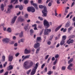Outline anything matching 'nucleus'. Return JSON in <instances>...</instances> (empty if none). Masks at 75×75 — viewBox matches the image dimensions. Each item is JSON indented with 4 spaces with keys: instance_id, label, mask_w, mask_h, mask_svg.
<instances>
[{
    "instance_id": "f257e3e1",
    "label": "nucleus",
    "mask_w": 75,
    "mask_h": 75,
    "mask_svg": "<svg viewBox=\"0 0 75 75\" xmlns=\"http://www.w3.org/2000/svg\"><path fill=\"white\" fill-rule=\"evenodd\" d=\"M29 62L28 61L25 62L23 64V68L25 69H29L30 67H31L33 65V62L31 60H29ZM29 64V65H28Z\"/></svg>"
},
{
    "instance_id": "f03ea898",
    "label": "nucleus",
    "mask_w": 75,
    "mask_h": 75,
    "mask_svg": "<svg viewBox=\"0 0 75 75\" xmlns=\"http://www.w3.org/2000/svg\"><path fill=\"white\" fill-rule=\"evenodd\" d=\"M38 63H37L35 64V67H34V68L33 69V70L30 73V75H33L35 74L36 72V70L38 68Z\"/></svg>"
},
{
    "instance_id": "7ed1b4c3",
    "label": "nucleus",
    "mask_w": 75,
    "mask_h": 75,
    "mask_svg": "<svg viewBox=\"0 0 75 75\" xmlns=\"http://www.w3.org/2000/svg\"><path fill=\"white\" fill-rule=\"evenodd\" d=\"M42 12L43 14V15L44 16H43V15H42L43 17H46L47 16V13H48L47 6H45L44 7L43 10L42 11Z\"/></svg>"
},
{
    "instance_id": "20e7f679",
    "label": "nucleus",
    "mask_w": 75,
    "mask_h": 75,
    "mask_svg": "<svg viewBox=\"0 0 75 75\" xmlns=\"http://www.w3.org/2000/svg\"><path fill=\"white\" fill-rule=\"evenodd\" d=\"M51 31V30L50 29H47L45 30L44 35H48L49 34V33Z\"/></svg>"
},
{
    "instance_id": "39448f33",
    "label": "nucleus",
    "mask_w": 75,
    "mask_h": 75,
    "mask_svg": "<svg viewBox=\"0 0 75 75\" xmlns=\"http://www.w3.org/2000/svg\"><path fill=\"white\" fill-rule=\"evenodd\" d=\"M44 24L45 26H46L47 28H48L50 27V24L49 23L46 21V20H45L44 21Z\"/></svg>"
},
{
    "instance_id": "423d86ee",
    "label": "nucleus",
    "mask_w": 75,
    "mask_h": 75,
    "mask_svg": "<svg viewBox=\"0 0 75 75\" xmlns=\"http://www.w3.org/2000/svg\"><path fill=\"white\" fill-rule=\"evenodd\" d=\"M30 55H27L25 56L24 55H23L22 56V58H23L22 61H23L24 60L26 59V58H30Z\"/></svg>"
},
{
    "instance_id": "0eeeda50",
    "label": "nucleus",
    "mask_w": 75,
    "mask_h": 75,
    "mask_svg": "<svg viewBox=\"0 0 75 75\" xmlns=\"http://www.w3.org/2000/svg\"><path fill=\"white\" fill-rule=\"evenodd\" d=\"M17 18V16H15L12 19L11 22V24H14L15 23Z\"/></svg>"
},
{
    "instance_id": "6e6552de",
    "label": "nucleus",
    "mask_w": 75,
    "mask_h": 75,
    "mask_svg": "<svg viewBox=\"0 0 75 75\" xmlns=\"http://www.w3.org/2000/svg\"><path fill=\"white\" fill-rule=\"evenodd\" d=\"M73 64L72 63H70L68 66L67 67V69H69L70 71H72V68H71V67H72L73 66Z\"/></svg>"
},
{
    "instance_id": "1a4fd4ad",
    "label": "nucleus",
    "mask_w": 75,
    "mask_h": 75,
    "mask_svg": "<svg viewBox=\"0 0 75 75\" xmlns=\"http://www.w3.org/2000/svg\"><path fill=\"white\" fill-rule=\"evenodd\" d=\"M10 40L7 38L3 39L2 40V41L4 42L5 43H7L9 42Z\"/></svg>"
},
{
    "instance_id": "9d476101",
    "label": "nucleus",
    "mask_w": 75,
    "mask_h": 75,
    "mask_svg": "<svg viewBox=\"0 0 75 75\" xmlns=\"http://www.w3.org/2000/svg\"><path fill=\"white\" fill-rule=\"evenodd\" d=\"M40 43H36L34 45V47L35 48H38V47H40Z\"/></svg>"
},
{
    "instance_id": "9b49d317",
    "label": "nucleus",
    "mask_w": 75,
    "mask_h": 75,
    "mask_svg": "<svg viewBox=\"0 0 75 75\" xmlns=\"http://www.w3.org/2000/svg\"><path fill=\"white\" fill-rule=\"evenodd\" d=\"M13 69V67L11 66V65H10L7 68V69L8 71H10L11 69Z\"/></svg>"
},
{
    "instance_id": "f8f14e48",
    "label": "nucleus",
    "mask_w": 75,
    "mask_h": 75,
    "mask_svg": "<svg viewBox=\"0 0 75 75\" xmlns=\"http://www.w3.org/2000/svg\"><path fill=\"white\" fill-rule=\"evenodd\" d=\"M71 39H69V40H68L67 41V43L68 44H70L71 43H73L74 42V40H71L69 41V40H70Z\"/></svg>"
},
{
    "instance_id": "ddd939ff",
    "label": "nucleus",
    "mask_w": 75,
    "mask_h": 75,
    "mask_svg": "<svg viewBox=\"0 0 75 75\" xmlns=\"http://www.w3.org/2000/svg\"><path fill=\"white\" fill-rule=\"evenodd\" d=\"M13 59V56L9 55L8 57V59L10 62H11Z\"/></svg>"
},
{
    "instance_id": "4468645a",
    "label": "nucleus",
    "mask_w": 75,
    "mask_h": 75,
    "mask_svg": "<svg viewBox=\"0 0 75 75\" xmlns=\"http://www.w3.org/2000/svg\"><path fill=\"white\" fill-rule=\"evenodd\" d=\"M31 51L30 50H27V49H25V50L24 54H29L30 53Z\"/></svg>"
},
{
    "instance_id": "2eb2a0df",
    "label": "nucleus",
    "mask_w": 75,
    "mask_h": 75,
    "mask_svg": "<svg viewBox=\"0 0 75 75\" xmlns=\"http://www.w3.org/2000/svg\"><path fill=\"white\" fill-rule=\"evenodd\" d=\"M18 21H21V22H24L25 21V19L20 17H19L18 19Z\"/></svg>"
},
{
    "instance_id": "dca6fc26",
    "label": "nucleus",
    "mask_w": 75,
    "mask_h": 75,
    "mask_svg": "<svg viewBox=\"0 0 75 75\" xmlns=\"http://www.w3.org/2000/svg\"><path fill=\"white\" fill-rule=\"evenodd\" d=\"M15 1V2L13 4H17L18 3V0H11V3H13Z\"/></svg>"
},
{
    "instance_id": "f3484780",
    "label": "nucleus",
    "mask_w": 75,
    "mask_h": 75,
    "mask_svg": "<svg viewBox=\"0 0 75 75\" xmlns=\"http://www.w3.org/2000/svg\"><path fill=\"white\" fill-rule=\"evenodd\" d=\"M41 42V37H38L36 40V42Z\"/></svg>"
},
{
    "instance_id": "a211bd4d",
    "label": "nucleus",
    "mask_w": 75,
    "mask_h": 75,
    "mask_svg": "<svg viewBox=\"0 0 75 75\" xmlns=\"http://www.w3.org/2000/svg\"><path fill=\"white\" fill-rule=\"evenodd\" d=\"M62 27V25H61L57 27L55 30V32H57Z\"/></svg>"
},
{
    "instance_id": "6ab92c4d",
    "label": "nucleus",
    "mask_w": 75,
    "mask_h": 75,
    "mask_svg": "<svg viewBox=\"0 0 75 75\" xmlns=\"http://www.w3.org/2000/svg\"><path fill=\"white\" fill-rule=\"evenodd\" d=\"M33 5L34 6V7L36 8V10H38V6H37V5L36 4L34 3V4H33Z\"/></svg>"
},
{
    "instance_id": "aec40b11",
    "label": "nucleus",
    "mask_w": 75,
    "mask_h": 75,
    "mask_svg": "<svg viewBox=\"0 0 75 75\" xmlns=\"http://www.w3.org/2000/svg\"><path fill=\"white\" fill-rule=\"evenodd\" d=\"M32 8V7H28L27 8V10L28 12H30L31 11V9Z\"/></svg>"
},
{
    "instance_id": "412c9836",
    "label": "nucleus",
    "mask_w": 75,
    "mask_h": 75,
    "mask_svg": "<svg viewBox=\"0 0 75 75\" xmlns=\"http://www.w3.org/2000/svg\"><path fill=\"white\" fill-rule=\"evenodd\" d=\"M23 36V31L21 32V33H19V37L20 38H21Z\"/></svg>"
},
{
    "instance_id": "4be33fe9",
    "label": "nucleus",
    "mask_w": 75,
    "mask_h": 75,
    "mask_svg": "<svg viewBox=\"0 0 75 75\" xmlns=\"http://www.w3.org/2000/svg\"><path fill=\"white\" fill-rule=\"evenodd\" d=\"M74 60V59L72 58L70 59V60L68 62V64H69L71 63H72V62Z\"/></svg>"
},
{
    "instance_id": "5701e85b",
    "label": "nucleus",
    "mask_w": 75,
    "mask_h": 75,
    "mask_svg": "<svg viewBox=\"0 0 75 75\" xmlns=\"http://www.w3.org/2000/svg\"><path fill=\"white\" fill-rule=\"evenodd\" d=\"M73 28V27L72 26H71L70 28H68V32L69 33H70V32H71V30Z\"/></svg>"
},
{
    "instance_id": "b1692460",
    "label": "nucleus",
    "mask_w": 75,
    "mask_h": 75,
    "mask_svg": "<svg viewBox=\"0 0 75 75\" xmlns=\"http://www.w3.org/2000/svg\"><path fill=\"white\" fill-rule=\"evenodd\" d=\"M64 43H65V40H62L60 42V45H64Z\"/></svg>"
},
{
    "instance_id": "393cba45",
    "label": "nucleus",
    "mask_w": 75,
    "mask_h": 75,
    "mask_svg": "<svg viewBox=\"0 0 75 75\" xmlns=\"http://www.w3.org/2000/svg\"><path fill=\"white\" fill-rule=\"evenodd\" d=\"M1 8L2 11H4V5L3 4H1Z\"/></svg>"
},
{
    "instance_id": "a878e982",
    "label": "nucleus",
    "mask_w": 75,
    "mask_h": 75,
    "mask_svg": "<svg viewBox=\"0 0 75 75\" xmlns=\"http://www.w3.org/2000/svg\"><path fill=\"white\" fill-rule=\"evenodd\" d=\"M67 38V37H66V35H64L62 37V40H64V41H65L66 39Z\"/></svg>"
},
{
    "instance_id": "bb28decb",
    "label": "nucleus",
    "mask_w": 75,
    "mask_h": 75,
    "mask_svg": "<svg viewBox=\"0 0 75 75\" xmlns=\"http://www.w3.org/2000/svg\"><path fill=\"white\" fill-rule=\"evenodd\" d=\"M30 33L31 35H33V34H34V30L32 29H30Z\"/></svg>"
},
{
    "instance_id": "cd10ccee",
    "label": "nucleus",
    "mask_w": 75,
    "mask_h": 75,
    "mask_svg": "<svg viewBox=\"0 0 75 75\" xmlns=\"http://www.w3.org/2000/svg\"><path fill=\"white\" fill-rule=\"evenodd\" d=\"M35 9L34 8V7H32V9H31V11L32 13H34V12H35Z\"/></svg>"
},
{
    "instance_id": "c85d7f7f",
    "label": "nucleus",
    "mask_w": 75,
    "mask_h": 75,
    "mask_svg": "<svg viewBox=\"0 0 75 75\" xmlns=\"http://www.w3.org/2000/svg\"><path fill=\"white\" fill-rule=\"evenodd\" d=\"M6 31H8V33H11V29H10V28H8L7 29Z\"/></svg>"
},
{
    "instance_id": "c756f323",
    "label": "nucleus",
    "mask_w": 75,
    "mask_h": 75,
    "mask_svg": "<svg viewBox=\"0 0 75 75\" xmlns=\"http://www.w3.org/2000/svg\"><path fill=\"white\" fill-rule=\"evenodd\" d=\"M45 6H44L42 5H39V8H44V7Z\"/></svg>"
},
{
    "instance_id": "7c9ffc66",
    "label": "nucleus",
    "mask_w": 75,
    "mask_h": 75,
    "mask_svg": "<svg viewBox=\"0 0 75 75\" xmlns=\"http://www.w3.org/2000/svg\"><path fill=\"white\" fill-rule=\"evenodd\" d=\"M69 23H68V22H67V23H66V25H65V27H66L67 28L70 25Z\"/></svg>"
},
{
    "instance_id": "2f4dec72",
    "label": "nucleus",
    "mask_w": 75,
    "mask_h": 75,
    "mask_svg": "<svg viewBox=\"0 0 75 75\" xmlns=\"http://www.w3.org/2000/svg\"><path fill=\"white\" fill-rule=\"evenodd\" d=\"M19 8L20 10H22L23 9V6L22 5L19 6Z\"/></svg>"
},
{
    "instance_id": "473e14b6",
    "label": "nucleus",
    "mask_w": 75,
    "mask_h": 75,
    "mask_svg": "<svg viewBox=\"0 0 75 75\" xmlns=\"http://www.w3.org/2000/svg\"><path fill=\"white\" fill-rule=\"evenodd\" d=\"M40 47H39V48H38L36 50V54H38L39 52V51H40Z\"/></svg>"
},
{
    "instance_id": "72a5a7b5",
    "label": "nucleus",
    "mask_w": 75,
    "mask_h": 75,
    "mask_svg": "<svg viewBox=\"0 0 75 75\" xmlns=\"http://www.w3.org/2000/svg\"><path fill=\"white\" fill-rule=\"evenodd\" d=\"M24 3H25V4H27L28 3V1L27 0H24Z\"/></svg>"
},
{
    "instance_id": "f704fd0d",
    "label": "nucleus",
    "mask_w": 75,
    "mask_h": 75,
    "mask_svg": "<svg viewBox=\"0 0 75 75\" xmlns=\"http://www.w3.org/2000/svg\"><path fill=\"white\" fill-rule=\"evenodd\" d=\"M31 71V69H30L29 70H28V71H27L26 72L27 74L28 75H29V74H30V73Z\"/></svg>"
},
{
    "instance_id": "c9c22d12",
    "label": "nucleus",
    "mask_w": 75,
    "mask_h": 75,
    "mask_svg": "<svg viewBox=\"0 0 75 75\" xmlns=\"http://www.w3.org/2000/svg\"><path fill=\"white\" fill-rule=\"evenodd\" d=\"M38 18L40 21H43V18H42L40 16H39Z\"/></svg>"
},
{
    "instance_id": "e433bc0d",
    "label": "nucleus",
    "mask_w": 75,
    "mask_h": 75,
    "mask_svg": "<svg viewBox=\"0 0 75 75\" xmlns=\"http://www.w3.org/2000/svg\"><path fill=\"white\" fill-rule=\"evenodd\" d=\"M2 61L3 62H4L5 61V58H6V57H5V56H3L2 57Z\"/></svg>"
},
{
    "instance_id": "4c0bfd02",
    "label": "nucleus",
    "mask_w": 75,
    "mask_h": 75,
    "mask_svg": "<svg viewBox=\"0 0 75 75\" xmlns=\"http://www.w3.org/2000/svg\"><path fill=\"white\" fill-rule=\"evenodd\" d=\"M66 68V67L65 66H63L62 67V71H64Z\"/></svg>"
},
{
    "instance_id": "58836bf2",
    "label": "nucleus",
    "mask_w": 75,
    "mask_h": 75,
    "mask_svg": "<svg viewBox=\"0 0 75 75\" xmlns=\"http://www.w3.org/2000/svg\"><path fill=\"white\" fill-rule=\"evenodd\" d=\"M52 74V71H49L48 73H47V75H50Z\"/></svg>"
},
{
    "instance_id": "ea45409f",
    "label": "nucleus",
    "mask_w": 75,
    "mask_h": 75,
    "mask_svg": "<svg viewBox=\"0 0 75 75\" xmlns=\"http://www.w3.org/2000/svg\"><path fill=\"white\" fill-rule=\"evenodd\" d=\"M28 14H25V18H28Z\"/></svg>"
},
{
    "instance_id": "a19ab883",
    "label": "nucleus",
    "mask_w": 75,
    "mask_h": 75,
    "mask_svg": "<svg viewBox=\"0 0 75 75\" xmlns=\"http://www.w3.org/2000/svg\"><path fill=\"white\" fill-rule=\"evenodd\" d=\"M50 59H51V57H49L48 58V60L47 61V63H49V62H50Z\"/></svg>"
},
{
    "instance_id": "79ce46f5",
    "label": "nucleus",
    "mask_w": 75,
    "mask_h": 75,
    "mask_svg": "<svg viewBox=\"0 0 75 75\" xmlns=\"http://www.w3.org/2000/svg\"><path fill=\"white\" fill-rule=\"evenodd\" d=\"M24 29H25V31H27V30L28 29V27L27 26L24 27Z\"/></svg>"
},
{
    "instance_id": "37998d69",
    "label": "nucleus",
    "mask_w": 75,
    "mask_h": 75,
    "mask_svg": "<svg viewBox=\"0 0 75 75\" xmlns=\"http://www.w3.org/2000/svg\"><path fill=\"white\" fill-rule=\"evenodd\" d=\"M4 72V69H2L0 71V74H2Z\"/></svg>"
},
{
    "instance_id": "c03bdc74",
    "label": "nucleus",
    "mask_w": 75,
    "mask_h": 75,
    "mask_svg": "<svg viewBox=\"0 0 75 75\" xmlns=\"http://www.w3.org/2000/svg\"><path fill=\"white\" fill-rule=\"evenodd\" d=\"M43 31H44V29L42 30V31H41V32L40 34V35H41L42 34V33H43Z\"/></svg>"
},
{
    "instance_id": "a18cd8bd",
    "label": "nucleus",
    "mask_w": 75,
    "mask_h": 75,
    "mask_svg": "<svg viewBox=\"0 0 75 75\" xmlns=\"http://www.w3.org/2000/svg\"><path fill=\"white\" fill-rule=\"evenodd\" d=\"M53 38V35L51 36L49 39V40L51 41V40H52V39Z\"/></svg>"
},
{
    "instance_id": "49530a36",
    "label": "nucleus",
    "mask_w": 75,
    "mask_h": 75,
    "mask_svg": "<svg viewBox=\"0 0 75 75\" xmlns=\"http://www.w3.org/2000/svg\"><path fill=\"white\" fill-rule=\"evenodd\" d=\"M57 59H56L55 61L54 62V63H53L54 65H55V64H56V63H57Z\"/></svg>"
},
{
    "instance_id": "de8ad7c7",
    "label": "nucleus",
    "mask_w": 75,
    "mask_h": 75,
    "mask_svg": "<svg viewBox=\"0 0 75 75\" xmlns=\"http://www.w3.org/2000/svg\"><path fill=\"white\" fill-rule=\"evenodd\" d=\"M52 5V4H51V2L49 3L48 4V6H49V7H51Z\"/></svg>"
},
{
    "instance_id": "09e8293b",
    "label": "nucleus",
    "mask_w": 75,
    "mask_h": 75,
    "mask_svg": "<svg viewBox=\"0 0 75 75\" xmlns=\"http://www.w3.org/2000/svg\"><path fill=\"white\" fill-rule=\"evenodd\" d=\"M59 57V55L58 54H57L55 56V58L56 59L58 58Z\"/></svg>"
},
{
    "instance_id": "8fccbe9b",
    "label": "nucleus",
    "mask_w": 75,
    "mask_h": 75,
    "mask_svg": "<svg viewBox=\"0 0 75 75\" xmlns=\"http://www.w3.org/2000/svg\"><path fill=\"white\" fill-rule=\"evenodd\" d=\"M59 1H60V0H57V3L58 4H60V2H59Z\"/></svg>"
},
{
    "instance_id": "3c124183",
    "label": "nucleus",
    "mask_w": 75,
    "mask_h": 75,
    "mask_svg": "<svg viewBox=\"0 0 75 75\" xmlns=\"http://www.w3.org/2000/svg\"><path fill=\"white\" fill-rule=\"evenodd\" d=\"M20 55V53H18L15 54V56L17 57H18V55Z\"/></svg>"
},
{
    "instance_id": "603ef678",
    "label": "nucleus",
    "mask_w": 75,
    "mask_h": 75,
    "mask_svg": "<svg viewBox=\"0 0 75 75\" xmlns=\"http://www.w3.org/2000/svg\"><path fill=\"white\" fill-rule=\"evenodd\" d=\"M19 6L20 5H16L15 6V8H19Z\"/></svg>"
},
{
    "instance_id": "864d4df0",
    "label": "nucleus",
    "mask_w": 75,
    "mask_h": 75,
    "mask_svg": "<svg viewBox=\"0 0 75 75\" xmlns=\"http://www.w3.org/2000/svg\"><path fill=\"white\" fill-rule=\"evenodd\" d=\"M32 27H37V24H35L34 25H32Z\"/></svg>"
},
{
    "instance_id": "5fc2aeb1",
    "label": "nucleus",
    "mask_w": 75,
    "mask_h": 75,
    "mask_svg": "<svg viewBox=\"0 0 75 75\" xmlns=\"http://www.w3.org/2000/svg\"><path fill=\"white\" fill-rule=\"evenodd\" d=\"M10 9H11V8H8V11L6 12V13H8V11H10Z\"/></svg>"
},
{
    "instance_id": "6e6d98bb",
    "label": "nucleus",
    "mask_w": 75,
    "mask_h": 75,
    "mask_svg": "<svg viewBox=\"0 0 75 75\" xmlns=\"http://www.w3.org/2000/svg\"><path fill=\"white\" fill-rule=\"evenodd\" d=\"M74 4H75V2H73L72 3V4H71V7H73V6H74Z\"/></svg>"
},
{
    "instance_id": "4d7b16f0",
    "label": "nucleus",
    "mask_w": 75,
    "mask_h": 75,
    "mask_svg": "<svg viewBox=\"0 0 75 75\" xmlns=\"http://www.w3.org/2000/svg\"><path fill=\"white\" fill-rule=\"evenodd\" d=\"M8 7L9 8H13V6H12V5H8Z\"/></svg>"
},
{
    "instance_id": "13d9d810",
    "label": "nucleus",
    "mask_w": 75,
    "mask_h": 75,
    "mask_svg": "<svg viewBox=\"0 0 75 75\" xmlns=\"http://www.w3.org/2000/svg\"><path fill=\"white\" fill-rule=\"evenodd\" d=\"M44 66H45V64H43L42 65V66L41 67L42 69L43 68H44Z\"/></svg>"
},
{
    "instance_id": "bf43d9fd",
    "label": "nucleus",
    "mask_w": 75,
    "mask_h": 75,
    "mask_svg": "<svg viewBox=\"0 0 75 75\" xmlns=\"http://www.w3.org/2000/svg\"><path fill=\"white\" fill-rule=\"evenodd\" d=\"M36 23H37L38 24H40V23H41V22L37 21H36Z\"/></svg>"
},
{
    "instance_id": "052dcab7",
    "label": "nucleus",
    "mask_w": 75,
    "mask_h": 75,
    "mask_svg": "<svg viewBox=\"0 0 75 75\" xmlns=\"http://www.w3.org/2000/svg\"><path fill=\"white\" fill-rule=\"evenodd\" d=\"M8 71H6L4 75H8Z\"/></svg>"
},
{
    "instance_id": "680f3d73",
    "label": "nucleus",
    "mask_w": 75,
    "mask_h": 75,
    "mask_svg": "<svg viewBox=\"0 0 75 75\" xmlns=\"http://www.w3.org/2000/svg\"><path fill=\"white\" fill-rule=\"evenodd\" d=\"M30 3L31 5H33V4H34V2L33 1H30Z\"/></svg>"
},
{
    "instance_id": "e2e57ef3",
    "label": "nucleus",
    "mask_w": 75,
    "mask_h": 75,
    "mask_svg": "<svg viewBox=\"0 0 75 75\" xmlns=\"http://www.w3.org/2000/svg\"><path fill=\"white\" fill-rule=\"evenodd\" d=\"M48 57H49V55H47L45 57V59H48Z\"/></svg>"
},
{
    "instance_id": "0e129e2a",
    "label": "nucleus",
    "mask_w": 75,
    "mask_h": 75,
    "mask_svg": "<svg viewBox=\"0 0 75 75\" xmlns=\"http://www.w3.org/2000/svg\"><path fill=\"white\" fill-rule=\"evenodd\" d=\"M47 44L48 45H50L51 44V42L50 41H49L47 42Z\"/></svg>"
},
{
    "instance_id": "69168bd1",
    "label": "nucleus",
    "mask_w": 75,
    "mask_h": 75,
    "mask_svg": "<svg viewBox=\"0 0 75 75\" xmlns=\"http://www.w3.org/2000/svg\"><path fill=\"white\" fill-rule=\"evenodd\" d=\"M13 39L14 40H15L16 39V37L15 36H14L13 38Z\"/></svg>"
},
{
    "instance_id": "338daca9",
    "label": "nucleus",
    "mask_w": 75,
    "mask_h": 75,
    "mask_svg": "<svg viewBox=\"0 0 75 75\" xmlns=\"http://www.w3.org/2000/svg\"><path fill=\"white\" fill-rule=\"evenodd\" d=\"M52 68L53 69H54V70L56 69V68H55V66H53Z\"/></svg>"
},
{
    "instance_id": "774afa93",
    "label": "nucleus",
    "mask_w": 75,
    "mask_h": 75,
    "mask_svg": "<svg viewBox=\"0 0 75 75\" xmlns=\"http://www.w3.org/2000/svg\"><path fill=\"white\" fill-rule=\"evenodd\" d=\"M52 61H54V60H55V57H52Z\"/></svg>"
}]
</instances>
